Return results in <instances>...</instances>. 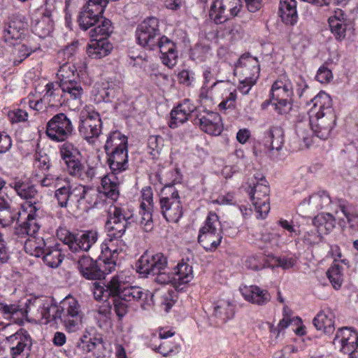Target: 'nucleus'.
<instances>
[{
    "label": "nucleus",
    "mask_w": 358,
    "mask_h": 358,
    "mask_svg": "<svg viewBox=\"0 0 358 358\" xmlns=\"http://www.w3.org/2000/svg\"><path fill=\"white\" fill-rule=\"evenodd\" d=\"M92 289L96 300H104L110 296H120L127 301L141 302V306L143 310L148 309L152 305L153 294L140 287H126L122 274L114 275L106 285L94 282Z\"/></svg>",
    "instance_id": "obj_1"
},
{
    "label": "nucleus",
    "mask_w": 358,
    "mask_h": 358,
    "mask_svg": "<svg viewBox=\"0 0 358 358\" xmlns=\"http://www.w3.org/2000/svg\"><path fill=\"white\" fill-rule=\"evenodd\" d=\"M310 101L313 106L309 110V124L315 136L326 140L331 136L336 122L331 97L326 92H320L310 99Z\"/></svg>",
    "instance_id": "obj_2"
},
{
    "label": "nucleus",
    "mask_w": 358,
    "mask_h": 358,
    "mask_svg": "<svg viewBox=\"0 0 358 358\" xmlns=\"http://www.w3.org/2000/svg\"><path fill=\"white\" fill-rule=\"evenodd\" d=\"M9 186L13 188L17 195L25 199L26 204L30 208L24 221L15 227V234L19 237L26 235L37 234L41 225L36 218V212L41 208V203L37 199L38 191L35 186L21 179H15Z\"/></svg>",
    "instance_id": "obj_3"
},
{
    "label": "nucleus",
    "mask_w": 358,
    "mask_h": 358,
    "mask_svg": "<svg viewBox=\"0 0 358 358\" xmlns=\"http://www.w3.org/2000/svg\"><path fill=\"white\" fill-rule=\"evenodd\" d=\"M107 162L111 170V173L102 178L101 186L103 194L115 201L120 196V181L116 175L126 171L129 166L128 150L119 152L110 151L106 153Z\"/></svg>",
    "instance_id": "obj_4"
},
{
    "label": "nucleus",
    "mask_w": 358,
    "mask_h": 358,
    "mask_svg": "<svg viewBox=\"0 0 358 358\" xmlns=\"http://www.w3.org/2000/svg\"><path fill=\"white\" fill-rule=\"evenodd\" d=\"M136 270L143 278L155 277L154 281L160 285L169 284L172 279L167 257L162 252L144 253L136 262Z\"/></svg>",
    "instance_id": "obj_5"
},
{
    "label": "nucleus",
    "mask_w": 358,
    "mask_h": 358,
    "mask_svg": "<svg viewBox=\"0 0 358 358\" xmlns=\"http://www.w3.org/2000/svg\"><path fill=\"white\" fill-rule=\"evenodd\" d=\"M250 12L255 13L261 7V0H245ZM241 0H214L209 11L210 18L216 24L225 22L238 15L242 9Z\"/></svg>",
    "instance_id": "obj_6"
},
{
    "label": "nucleus",
    "mask_w": 358,
    "mask_h": 358,
    "mask_svg": "<svg viewBox=\"0 0 358 358\" xmlns=\"http://www.w3.org/2000/svg\"><path fill=\"white\" fill-rule=\"evenodd\" d=\"M36 235H26L24 237L29 236L24 243L26 252L36 257H42L43 262L50 268L58 267L64 257L60 245L47 246L45 240Z\"/></svg>",
    "instance_id": "obj_7"
},
{
    "label": "nucleus",
    "mask_w": 358,
    "mask_h": 358,
    "mask_svg": "<svg viewBox=\"0 0 358 358\" xmlns=\"http://www.w3.org/2000/svg\"><path fill=\"white\" fill-rule=\"evenodd\" d=\"M255 206L257 217L264 219L270 211L269 187L262 176H254L248 179L245 186Z\"/></svg>",
    "instance_id": "obj_8"
},
{
    "label": "nucleus",
    "mask_w": 358,
    "mask_h": 358,
    "mask_svg": "<svg viewBox=\"0 0 358 358\" xmlns=\"http://www.w3.org/2000/svg\"><path fill=\"white\" fill-rule=\"evenodd\" d=\"M294 91L299 98L304 96L306 103H308L310 89L301 76L293 83L287 75H281L272 85L271 94L272 99H293Z\"/></svg>",
    "instance_id": "obj_9"
},
{
    "label": "nucleus",
    "mask_w": 358,
    "mask_h": 358,
    "mask_svg": "<svg viewBox=\"0 0 358 358\" xmlns=\"http://www.w3.org/2000/svg\"><path fill=\"white\" fill-rule=\"evenodd\" d=\"M222 230L216 213L210 212L200 228L198 242L206 250L215 251L222 240Z\"/></svg>",
    "instance_id": "obj_10"
},
{
    "label": "nucleus",
    "mask_w": 358,
    "mask_h": 358,
    "mask_svg": "<svg viewBox=\"0 0 358 358\" xmlns=\"http://www.w3.org/2000/svg\"><path fill=\"white\" fill-rule=\"evenodd\" d=\"M56 235L73 252H88L98 238V233L93 230L73 234L65 228H59Z\"/></svg>",
    "instance_id": "obj_11"
},
{
    "label": "nucleus",
    "mask_w": 358,
    "mask_h": 358,
    "mask_svg": "<svg viewBox=\"0 0 358 358\" xmlns=\"http://www.w3.org/2000/svg\"><path fill=\"white\" fill-rule=\"evenodd\" d=\"M109 218L106 222V228L110 235L116 238H122L126 229L135 222L134 213L129 208L113 206L109 209Z\"/></svg>",
    "instance_id": "obj_12"
},
{
    "label": "nucleus",
    "mask_w": 358,
    "mask_h": 358,
    "mask_svg": "<svg viewBox=\"0 0 358 358\" xmlns=\"http://www.w3.org/2000/svg\"><path fill=\"white\" fill-rule=\"evenodd\" d=\"M59 321L69 331L79 328L82 322L83 313L78 301L69 295L59 303Z\"/></svg>",
    "instance_id": "obj_13"
},
{
    "label": "nucleus",
    "mask_w": 358,
    "mask_h": 358,
    "mask_svg": "<svg viewBox=\"0 0 358 358\" xmlns=\"http://www.w3.org/2000/svg\"><path fill=\"white\" fill-rule=\"evenodd\" d=\"M74 130L72 121L64 113L55 115L46 124V135L55 142H64L72 136Z\"/></svg>",
    "instance_id": "obj_14"
},
{
    "label": "nucleus",
    "mask_w": 358,
    "mask_h": 358,
    "mask_svg": "<svg viewBox=\"0 0 358 358\" xmlns=\"http://www.w3.org/2000/svg\"><path fill=\"white\" fill-rule=\"evenodd\" d=\"M164 192L170 196L160 199L161 211L167 222L176 223L183 215L182 207L178 191L172 185L166 186Z\"/></svg>",
    "instance_id": "obj_15"
},
{
    "label": "nucleus",
    "mask_w": 358,
    "mask_h": 358,
    "mask_svg": "<svg viewBox=\"0 0 358 358\" xmlns=\"http://www.w3.org/2000/svg\"><path fill=\"white\" fill-rule=\"evenodd\" d=\"M136 36L140 45L155 50L160 36L158 19L154 17L145 19L138 25Z\"/></svg>",
    "instance_id": "obj_16"
},
{
    "label": "nucleus",
    "mask_w": 358,
    "mask_h": 358,
    "mask_svg": "<svg viewBox=\"0 0 358 358\" xmlns=\"http://www.w3.org/2000/svg\"><path fill=\"white\" fill-rule=\"evenodd\" d=\"M59 87L62 92L65 104L74 109H77L83 105L82 98L84 90L79 80L75 79L62 82V83H59Z\"/></svg>",
    "instance_id": "obj_17"
},
{
    "label": "nucleus",
    "mask_w": 358,
    "mask_h": 358,
    "mask_svg": "<svg viewBox=\"0 0 358 358\" xmlns=\"http://www.w3.org/2000/svg\"><path fill=\"white\" fill-rule=\"evenodd\" d=\"M194 121L195 125L210 135L218 136L222 131V119L216 112L205 110L197 115Z\"/></svg>",
    "instance_id": "obj_18"
},
{
    "label": "nucleus",
    "mask_w": 358,
    "mask_h": 358,
    "mask_svg": "<svg viewBox=\"0 0 358 358\" xmlns=\"http://www.w3.org/2000/svg\"><path fill=\"white\" fill-rule=\"evenodd\" d=\"M333 344L344 354L351 355L358 348V334L347 327L341 328L336 333Z\"/></svg>",
    "instance_id": "obj_19"
},
{
    "label": "nucleus",
    "mask_w": 358,
    "mask_h": 358,
    "mask_svg": "<svg viewBox=\"0 0 358 358\" xmlns=\"http://www.w3.org/2000/svg\"><path fill=\"white\" fill-rule=\"evenodd\" d=\"M27 26V22L24 16H13L3 31V37L5 42L10 45H15V42L20 41L24 38Z\"/></svg>",
    "instance_id": "obj_20"
},
{
    "label": "nucleus",
    "mask_w": 358,
    "mask_h": 358,
    "mask_svg": "<svg viewBox=\"0 0 358 358\" xmlns=\"http://www.w3.org/2000/svg\"><path fill=\"white\" fill-rule=\"evenodd\" d=\"M102 122L99 113L89 114L80 120L78 131L80 134L89 143H93L101 132Z\"/></svg>",
    "instance_id": "obj_21"
},
{
    "label": "nucleus",
    "mask_w": 358,
    "mask_h": 358,
    "mask_svg": "<svg viewBox=\"0 0 358 358\" xmlns=\"http://www.w3.org/2000/svg\"><path fill=\"white\" fill-rule=\"evenodd\" d=\"M259 64L256 57L249 54L243 55L239 59L237 71L242 75L243 79L250 85H255L259 76Z\"/></svg>",
    "instance_id": "obj_22"
},
{
    "label": "nucleus",
    "mask_w": 358,
    "mask_h": 358,
    "mask_svg": "<svg viewBox=\"0 0 358 358\" xmlns=\"http://www.w3.org/2000/svg\"><path fill=\"white\" fill-rule=\"evenodd\" d=\"M155 48H159L162 54L161 59L164 64L169 68L173 67L178 60V51L176 43L166 36H159Z\"/></svg>",
    "instance_id": "obj_23"
},
{
    "label": "nucleus",
    "mask_w": 358,
    "mask_h": 358,
    "mask_svg": "<svg viewBox=\"0 0 358 358\" xmlns=\"http://www.w3.org/2000/svg\"><path fill=\"white\" fill-rule=\"evenodd\" d=\"M22 213L19 209L11 208L8 198L4 195H0V225L6 227L16 221V227L20 222Z\"/></svg>",
    "instance_id": "obj_24"
},
{
    "label": "nucleus",
    "mask_w": 358,
    "mask_h": 358,
    "mask_svg": "<svg viewBox=\"0 0 358 358\" xmlns=\"http://www.w3.org/2000/svg\"><path fill=\"white\" fill-rule=\"evenodd\" d=\"M195 109L196 106L189 99H185L171 110L169 127L175 129L185 123Z\"/></svg>",
    "instance_id": "obj_25"
},
{
    "label": "nucleus",
    "mask_w": 358,
    "mask_h": 358,
    "mask_svg": "<svg viewBox=\"0 0 358 358\" xmlns=\"http://www.w3.org/2000/svg\"><path fill=\"white\" fill-rule=\"evenodd\" d=\"M240 292L244 299L253 304L264 306L271 299V296L266 289H263L257 285L242 286Z\"/></svg>",
    "instance_id": "obj_26"
},
{
    "label": "nucleus",
    "mask_w": 358,
    "mask_h": 358,
    "mask_svg": "<svg viewBox=\"0 0 358 358\" xmlns=\"http://www.w3.org/2000/svg\"><path fill=\"white\" fill-rule=\"evenodd\" d=\"M78 268L82 275L88 280H100L104 278V272L90 257L83 255L78 262Z\"/></svg>",
    "instance_id": "obj_27"
},
{
    "label": "nucleus",
    "mask_w": 358,
    "mask_h": 358,
    "mask_svg": "<svg viewBox=\"0 0 358 358\" xmlns=\"http://www.w3.org/2000/svg\"><path fill=\"white\" fill-rule=\"evenodd\" d=\"M113 45L108 40L103 38H91L87 46V54L92 59H101L110 54Z\"/></svg>",
    "instance_id": "obj_28"
},
{
    "label": "nucleus",
    "mask_w": 358,
    "mask_h": 358,
    "mask_svg": "<svg viewBox=\"0 0 358 358\" xmlns=\"http://www.w3.org/2000/svg\"><path fill=\"white\" fill-rule=\"evenodd\" d=\"M279 15L282 21L293 26L298 20L296 0H280L279 5Z\"/></svg>",
    "instance_id": "obj_29"
},
{
    "label": "nucleus",
    "mask_w": 358,
    "mask_h": 358,
    "mask_svg": "<svg viewBox=\"0 0 358 358\" xmlns=\"http://www.w3.org/2000/svg\"><path fill=\"white\" fill-rule=\"evenodd\" d=\"M172 278L169 283L177 287L178 285L187 284L193 278L192 267L185 262L179 263L175 268L174 272L170 270Z\"/></svg>",
    "instance_id": "obj_30"
},
{
    "label": "nucleus",
    "mask_w": 358,
    "mask_h": 358,
    "mask_svg": "<svg viewBox=\"0 0 358 358\" xmlns=\"http://www.w3.org/2000/svg\"><path fill=\"white\" fill-rule=\"evenodd\" d=\"M334 314L329 309L320 311L313 319V325L324 334H332L334 330Z\"/></svg>",
    "instance_id": "obj_31"
},
{
    "label": "nucleus",
    "mask_w": 358,
    "mask_h": 358,
    "mask_svg": "<svg viewBox=\"0 0 358 358\" xmlns=\"http://www.w3.org/2000/svg\"><path fill=\"white\" fill-rule=\"evenodd\" d=\"M72 49V48H66L62 52H59V57L66 55L68 56V61L60 66L59 69L57 73L59 83L76 79V66L69 62L70 57H72V53L71 52Z\"/></svg>",
    "instance_id": "obj_32"
},
{
    "label": "nucleus",
    "mask_w": 358,
    "mask_h": 358,
    "mask_svg": "<svg viewBox=\"0 0 358 358\" xmlns=\"http://www.w3.org/2000/svg\"><path fill=\"white\" fill-rule=\"evenodd\" d=\"M330 30L337 41H343L346 36L347 24L343 18L341 10L335 12L334 16L329 17L328 20Z\"/></svg>",
    "instance_id": "obj_33"
},
{
    "label": "nucleus",
    "mask_w": 358,
    "mask_h": 358,
    "mask_svg": "<svg viewBox=\"0 0 358 358\" xmlns=\"http://www.w3.org/2000/svg\"><path fill=\"white\" fill-rule=\"evenodd\" d=\"M43 100L50 107H55L65 104L63 100V94L59 83H50L45 85V93L43 95Z\"/></svg>",
    "instance_id": "obj_34"
},
{
    "label": "nucleus",
    "mask_w": 358,
    "mask_h": 358,
    "mask_svg": "<svg viewBox=\"0 0 358 358\" xmlns=\"http://www.w3.org/2000/svg\"><path fill=\"white\" fill-rule=\"evenodd\" d=\"M108 238L101 245V252L106 257L115 259L116 255L125 250L126 245L121 238L113 237L110 232L108 234Z\"/></svg>",
    "instance_id": "obj_35"
},
{
    "label": "nucleus",
    "mask_w": 358,
    "mask_h": 358,
    "mask_svg": "<svg viewBox=\"0 0 358 358\" xmlns=\"http://www.w3.org/2000/svg\"><path fill=\"white\" fill-rule=\"evenodd\" d=\"M48 299L43 296H32L25 303V313H30L33 317L41 318L45 309Z\"/></svg>",
    "instance_id": "obj_36"
},
{
    "label": "nucleus",
    "mask_w": 358,
    "mask_h": 358,
    "mask_svg": "<svg viewBox=\"0 0 358 358\" xmlns=\"http://www.w3.org/2000/svg\"><path fill=\"white\" fill-rule=\"evenodd\" d=\"M127 149V138L120 131H115L110 134L104 145L106 153L110 151L119 152Z\"/></svg>",
    "instance_id": "obj_37"
},
{
    "label": "nucleus",
    "mask_w": 358,
    "mask_h": 358,
    "mask_svg": "<svg viewBox=\"0 0 358 358\" xmlns=\"http://www.w3.org/2000/svg\"><path fill=\"white\" fill-rule=\"evenodd\" d=\"M55 198L61 208H66L68 202L71 201V182L69 178L65 177L55 188Z\"/></svg>",
    "instance_id": "obj_38"
},
{
    "label": "nucleus",
    "mask_w": 358,
    "mask_h": 358,
    "mask_svg": "<svg viewBox=\"0 0 358 358\" xmlns=\"http://www.w3.org/2000/svg\"><path fill=\"white\" fill-rule=\"evenodd\" d=\"M313 224L322 236V234L330 233L334 229L336 220L330 213H322L315 217Z\"/></svg>",
    "instance_id": "obj_39"
},
{
    "label": "nucleus",
    "mask_w": 358,
    "mask_h": 358,
    "mask_svg": "<svg viewBox=\"0 0 358 358\" xmlns=\"http://www.w3.org/2000/svg\"><path fill=\"white\" fill-rule=\"evenodd\" d=\"M213 315L226 322L234 317V306L228 300H219L214 305Z\"/></svg>",
    "instance_id": "obj_40"
},
{
    "label": "nucleus",
    "mask_w": 358,
    "mask_h": 358,
    "mask_svg": "<svg viewBox=\"0 0 358 358\" xmlns=\"http://www.w3.org/2000/svg\"><path fill=\"white\" fill-rule=\"evenodd\" d=\"M101 20V21H99L96 25L94 26V28L90 29L89 35L91 38H103L107 40L113 33V27L111 21L106 18H102Z\"/></svg>",
    "instance_id": "obj_41"
},
{
    "label": "nucleus",
    "mask_w": 358,
    "mask_h": 358,
    "mask_svg": "<svg viewBox=\"0 0 358 358\" xmlns=\"http://www.w3.org/2000/svg\"><path fill=\"white\" fill-rule=\"evenodd\" d=\"M6 341L9 348H29L31 345L30 336L24 329H20L15 334L7 336Z\"/></svg>",
    "instance_id": "obj_42"
},
{
    "label": "nucleus",
    "mask_w": 358,
    "mask_h": 358,
    "mask_svg": "<svg viewBox=\"0 0 358 358\" xmlns=\"http://www.w3.org/2000/svg\"><path fill=\"white\" fill-rule=\"evenodd\" d=\"M308 203L310 210L317 211L326 208L331 203V199L325 192H320L311 195L308 201L304 200L303 204Z\"/></svg>",
    "instance_id": "obj_43"
},
{
    "label": "nucleus",
    "mask_w": 358,
    "mask_h": 358,
    "mask_svg": "<svg viewBox=\"0 0 358 358\" xmlns=\"http://www.w3.org/2000/svg\"><path fill=\"white\" fill-rule=\"evenodd\" d=\"M54 22L51 18L41 17L32 25L34 33L40 38L49 36L53 30Z\"/></svg>",
    "instance_id": "obj_44"
},
{
    "label": "nucleus",
    "mask_w": 358,
    "mask_h": 358,
    "mask_svg": "<svg viewBox=\"0 0 358 358\" xmlns=\"http://www.w3.org/2000/svg\"><path fill=\"white\" fill-rule=\"evenodd\" d=\"M152 348L163 357H167L178 354L180 350V345L175 341L165 340L162 341L159 345L152 344Z\"/></svg>",
    "instance_id": "obj_45"
},
{
    "label": "nucleus",
    "mask_w": 358,
    "mask_h": 358,
    "mask_svg": "<svg viewBox=\"0 0 358 358\" xmlns=\"http://www.w3.org/2000/svg\"><path fill=\"white\" fill-rule=\"evenodd\" d=\"M103 17H99L86 9L81 8L78 16V24L81 29L86 31L96 25Z\"/></svg>",
    "instance_id": "obj_46"
},
{
    "label": "nucleus",
    "mask_w": 358,
    "mask_h": 358,
    "mask_svg": "<svg viewBox=\"0 0 358 358\" xmlns=\"http://www.w3.org/2000/svg\"><path fill=\"white\" fill-rule=\"evenodd\" d=\"M150 207H148L145 202L141 203V210L139 212L141 217L138 223L142 229L146 231H150L153 228L152 215L150 212Z\"/></svg>",
    "instance_id": "obj_47"
},
{
    "label": "nucleus",
    "mask_w": 358,
    "mask_h": 358,
    "mask_svg": "<svg viewBox=\"0 0 358 358\" xmlns=\"http://www.w3.org/2000/svg\"><path fill=\"white\" fill-rule=\"evenodd\" d=\"M99 195L100 192L97 189L87 187L79 206H83L86 209L96 207L99 202Z\"/></svg>",
    "instance_id": "obj_48"
},
{
    "label": "nucleus",
    "mask_w": 358,
    "mask_h": 358,
    "mask_svg": "<svg viewBox=\"0 0 358 358\" xmlns=\"http://www.w3.org/2000/svg\"><path fill=\"white\" fill-rule=\"evenodd\" d=\"M272 150H280L284 143V134L281 127H272L268 131Z\"/></svg>",
    "instance_id": "obj_49"
},
{
    "label": "nucleus",
    "mask_w": 358,
    "mask_h": 358,
    "mask_svg": "<svg viewBox=\"0 0 358 358\" xmlns=\"http://www.w3.org/2000/svg\"><path fill=\"white\" fill-rule=\"evenodd\" d=\"M14 49L13 50V62L15 65L20 64L27 57H29L32 50L24 44H21L20 42H15Z\"/></svg>",
    "instance_id": "obj_50"
},
{
    "label": "nucleus",
    "mask_w": 358,
    "mask_h": 358,
    "mask_svg": "<svg viewBox=\"0 0 358 358\" xmlns=\"http://www.w3.org/2000/svg\"><path fill=\"white\" fill-rule=\"evenodd\" d=\"M102 346V340L83 336L78 342V347L85 352H93L97 348Z\"/></svg>",
    "instance_id": "obj_51"
},
{
    "label": "nucleus",
    "mask_w": 358,
    "mask_h": 358,
    "mask_svg": "<svg viewBox=\"0 0 358 358\" xmlns=\"http://www.w3.org/2000/svg\"><path fill=\"white\" fill-rule=\"evenodd\" d=\"M339 209L347 220L350 227L355 230H358V214L352 212V206L345 201H341Z\"/></svg>",
    "instance_id": "obj_52"
},
{
    "label": "nucleus",
    "mask_w": 358,
    "mask_h": 358,
    "mask_svg": "<svg viewBox=\"0 0 358 358\" xmlns=\"http://www.w3.org/2000/svg\"><path fill=\"white\" fill-rule=\"evenodd\" d=\"M164 147V138L159 135L150 136L148 139V148L153 159L159 155Z\"/></svg>",
    "instance_id": "obj_53"
},
{
    "label": "nucleus",
    "mask_w": 358,
    "mask_h": 358,
    "mask_svg": "<svg viewBox=\"0 0 358 358\" xmlns=\"http://www.w3.org/2000/svg\"><path fill=\"white\" fill-rule=\"evenodd\" d=\"M327 275L334 289H338L341 288L343 282V278L339 265H332L328 269Z\"/></svg>",
    "instance_id": "obj_54"
},
{
    "label": "nucleus",
    "mask_w": 358,
    "mask_h": 358,
    "mask_svg": "<svg viewBox=\"0 0 358 358\" xmlns=\"http://www.w3.org/2000/svg\"><path fill=\"white\" fill-rule=\"evenodd\" d=\"M108 3V0H89L83 6V8L96 14L99 17H103V14Z\"/></svg>",
    "instance_id": "obj_55"
},
{
    "label": "nucleus",
    "mask_w": 358,
    "mask_h": 358,
    "mask_svg": "<svg viewBox=\"0 0 358 358\" xmlns=\"http://www.w3.org/2000/svg\"><path fill=\"white\" fill-rule=\"evenodd\" d=\"M46 306L48 307L44 310L42 319H45L46 322L54 321L57 323L59 320V305L53 304L52 301L48 299Z\"/></svg>",
    "instance_id": "obj_56"
},
{
    "label": "nucleus",
    "mask_w": 358,
    "mask_h": 358,
    "mask_svg": "<svg viewBox=\"0 0 358 358\" xmlns=\"http://www.w3.org/2000/svg\"><path fill=\"white\" fill-rule=\"evenodd\" d=\"M60 153L64 162L76 159L80 155L78 149L69 142H66L62 145Z\"/></svg>",
    "instance_id": "obj_57"
},
{
    "label": "nucleus",
    "mask_w": 358,
    "mask_h": 358,
    "mask_svg": "<svg viewBox=\"0 0 358 358\" xmlns=\"http://www.w3.org/2000/svg\"><path fill=\"white\" fill-rule=\"evenodd\" d=\"M276 102L274 103L275 110L278 114H287L292 108L293 99H273Z\"/></svg>",
    "instance_id": "obj_58"
},
{
    "label": "nucleus",
    "mask_w": 358,
    "mask_h": 358,
    "mask_svg": "<svg viewBox=\"0 0 358 358\" xmlns=\"http://www.w3.org/2000/svg\"><path fill=\"white\" fill-rule=\"evenodd\" d=\"M87 186L77 185L74 187L71 185V198L72 202H76L79 206L82 202L83 198L85 195Z\"/></svg>",
    "instance_id": "obj_59"
},
{
    "label": "nucleus",
    "mask_w": 358,
    "mask_h": 358,
    "mask_svg": "<svg viewBox=\"0 0 358 358\" xmlns=\"http://www.w3.org/2000/svg\"><path fill=\"white\" fill-rule=\"evenodd\" d=\"M96 174V171L94 167L82 164L76 178L83 181H91Z\"/></svg>",
    "instance_id": "obj_60"
},
{
    "label": "nucleus",
    "mask_w": 358,
    "mask_h": 358,
    "mask_svg": "<svg viewBox=\"0 0 358 358\" xmlns=\"http://www.w3.org/2000/svg\"><path fill=\"white\" fill-rule=\"evenodd\" d=\"M64 176H54L51 173L45 175L40 181V184L42 187H54L56 188L57 185L63 180Z\"/></svg>",
    "instance_id": "obj_61"
},
{
    "label": "nucleus",
    "mask_w": 358,
    "mask_h": 358,
    "mask_svg": "<svg viewBox=\"0 0 358 358\" xmlns=\"http://www.w3.org/2000/svg\"><path fill=\"white\" fill-rule=\"evenodd\" d=\"M322 236L317 231V230H310L306 231L303 237L304 243L313 245L322 241Z\"/></svg>",
    "instance_id": "obj_62"
},
{
    "label": "nucleus",
    "mask_w": 358,
    "mask_h": 358,
    "mask_svg": "<svg viewBox=\"0 0 358 358\" xmlns=\"http://www.w3.org/2000/svg\"><path fill=\"white\" fill-rule=\"evenodd\" d=\"M0 312L6 317H11L19 312H22V309L15 303L7 304L0 302Z\"/></svg>",
    "instance_id": "obj_63"
},
{
    "label": "nucleus",
    "mask_w": 358,
    "mask_h": 358,
    "mask_svg": "<svg viewBox=\"0 0 358 358\" xmlns=\"http://www.w3.org/2000/svg\"><path fill=\"white\" fill-rule=\"evenodd\" d=\"M126 301L122 298L113 300L114 310L120 320H121L128 312V306Z\"/></svg>",
    "instance_id": "obj_64"
}]
</instances>
